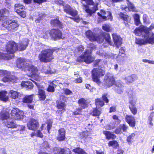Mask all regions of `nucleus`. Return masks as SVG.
Masks as SVG:
<instances>
[{
	"label": "nucleus",
	"mask_w": 154,
	"mask_h": 154,
	"mask_svg": "<svg viewBox=\"0 0 154 154\" xmlns=\"http://www.w3.org/2000/svg\"><path fill=\"white\" fill-rule=\"evenodd\" d=\"M98 16L100 17L103 19L104 20H106L107 18L110 20L111 21L112 20V14L109 11H105L104 10H100V13H98Z\"/></svg>",
	"instance_id": "ddd939ff"
},
{
	"label": "nucleus",
	"mask_w": 154,
	"mask_h": 154,
	"mask_svg": "<svg viewBox=\"0 0 154 154\" xmlns=\"http://www.w3.org/2000/svg\"><path fill=\"white\" fill-rule=\"evenodd\" d=\"M114 42L117 48L121 45L122 44V39L116 33H113L112 35Z\"/></svg>",
	"instance_id": "412c9836"
},
{
	"label": "nucleus",
	"mask_w": 154,
	"mask_h": 154,
	"mask_svg": "<svg viewBox=\"0 0 154 154\" xmlns=\"http://www.w3.org/2000/svg\"><path fill=\"white\" fill-rule=\"evenodd\" d=\"M82 112V109H77L76 111L73 112V114L75 115H79Z\"/></svg>",
	"instance_id": "338daca9"
},
{
	"label": "nucleus",
	"mask_w": 154,
	"mask_h": 154,
	"mask_svg": "<svg viewBox=\"0 0 154 154\" xmlns=\"http://www.w3.org/2000/svg\"><path fill=\"white\" fill-rule=\"evenodd\" d=\"M63 91L66 95H69L72 93V92L70 90L67 88L64 89Z\"/></svg>",
	"instance_id": "680f3d73"
},
{
	"label": "nucleus",
	"mask_w": 154,
	"mask_h": 154,
	"mask_svg": "<svg viewBox=\"0 0 154 154\" xmlns=\"http://www.w3.org/2000/svg\"><path fill=\"white\" fill-rule=\"evenodd\" d=\"M21 86L23 87L32 89L33 87L32 83L30 82H23L21 83Z\"/></svg>",
	"instance_id": "e433bc0d"
},
{
	"label": "nucleus",
	"mask_w": 154,
	"mask_h": 154,
	"mask_svg": "<svg viewBox=\"0 0 154 154\" xmlns=\"http://www.w3.org/2000/svg\"><path fill=\"white\" fill-rule=\"evenodd\" d=\"M83 8L86 12L88 14V15L90 16L97 10V6H94L91 9H89L87 5H83Z\"/></svg>",
	"instance_id": "5701e85b"
},
{
	"label": "nucleus",
	"mask_w": 154,
	"mask_h": 154,
	"mask_svg": "<svg viewBox=\"0 0 154 154\" xmlns=\"http://www.w3.org/2000/svg\"><path fill=\"white\" fill-rule=\"evenodd\" d=\"M29 41L27 39H25L23 41L19 42L17 46V49L19 51H23L25 50L27 46Z\"/></svg>",
	"instance_id": "6ab92c4d"
},
{
	"label": "nucleus",
	"mask_w": 154,
	"mask_h": 154,
	"mask_svg": "<svg viewBox=\"0 0 154 154\" xmlns=\"http://www.w3.org/2000/svg\"><path fill=\"white\" fill-rule=\"evenodd\" d=\"M27 126L29 130L35 131L39 127V124L36 120L31 119L28 122Z\"/></svg>",
	"instance_id": "1a4fd4ad"
},
{
	"label": "nucleus",
	"mask_w": 154,
	"mask_h": 154,
	"mask_svg": "<svg viewBox=\"0 0 154 154\" xmlns=\"http://www.w3.org/2000/svg\"><path fill=\"white\" fill-rule=\"evenodd\" d=\"M149 29V28L147 27L143 26L140 28H136L134 31V33L136 35L139 36L142 35L144 38L145 35H146Z\"/></svg>",
	"instance_id": "9b49d317"
},
{
	"label": "nucleus",
	"mask_w": 154,
	"mask_h": 154,
	"mask_svg": "<svg viewBox=\"0 0 154 154\" xmlns=\"http://www.w3.org/2000/svg\"><path fill=\"white\" fill-rule=\"evenodd\" d=\"M2 75L4 76L2 80L5 82H15L17 80L15 76L11 75V73L6 70H0V76Z\"/></svg>",
	"instance_id": "39448f33"
},
{
	"label": "nucleus",
	"mask_w": 154,
	"mask_h": 154,
	"mask_svg": "<svg viewBox=\"0 0 154 154\" xmlns=\"http://www.w3.org/2000/svg\"><path fill=\"white\" fill-rule=\"evenodd\" d=\"M9 94L10 97L14 99L19 98V97H20L21 95V94L18 92L13 90L10 91Z\"/></svg>",
	"instance_id": "c85d7f7f"
},
{
	"label": "nucleus",
	"mask_w": 154,
	"mask_h": 154,
	"mask_svg": "<svg viewBox=\"0 0 154 154\" xmlns=\"http://www.w3.org/2000/svg\"><path fill=\"white\" fill-rule=\"evenodd\" d=\"M97 54L100 56H101L103 57H104L106 58H108L107 54L106 53H103L102 52H101L100 51H97Z\"/></svg>",
	"instance_id": "6e6d98bb"
},
{
	"label": "nucleus",
	"mask_w": 154,
	"mask_h": 154,
	"mask_svg": "<svg viewBox=\"0 0 154 154\" xmlns=\"http://www.w3.org/2000/svg\"><path fill=\"white\" fill-rule=\"evenodd\" d=\"M86 35L87 38L91 41H97L100 43H102L104 41V37L103 36L100 37V39H99V36L94 34L91 31L88 30L86 33Z\"/></svg>",
	"instance_id": "0eeeda50"
},
{
	"label": "nucleus",
	"mask_w": 154,
	"mask_h": 154,
	"mask_svg": "<svg viewBox=\"0 0 154 154\" xmlns=\"http://www.w3.org/2000/svg\"><path fill=\"white\" fill-rule=\"evenodd\" d=\"M11 115L13 117V118L15 120L21 119L24 117L23 112L17 108L13 109L11 110Z\"/></svg>",
	"instance_id": "6e6552de"
},
{
	"label": "nucleus",
	"mask_w": 154,
	"mask_h": 154,
	"mask_svg": "<svg viewBox=\"0 0 154 154\" xmlns=\"http://www.w3.org/2000/svg\"><path fill=\"white\" fill-rule=\"evenodd\" d=\"M126 1L127 2V5L131 10L133 11H134L135 10V8L133 4L130 2L129 0H126Z\"/></svg>",
	"instance_id": "09e8293b"
},
{
	"label": "nucleus",
	"mask_w": 154,
	"mask_h": 154,
	"mask_svg": "<svg viewBox=\"0 0 154 154\" xmlns=\"http://www.w3.org/2000/svg\"><path fill=\"white\" fill-rule=\"evenodd\" d=\"M9 14L8 11L5 9H3L0 11V20H4V18L6 17Z\"/></svg>",
	"instance_id": "473e14b6"
},
{
	"label": "nucleus",
	"mask_w": 154,
	"mask_h": 154,
	"mask_svg": "<svg viewBox=\"0 0 154 154\" xmlns=\"http://www.w3.org/2000/svg\"><path fill=\"white\" fill-rule=\"evenodd\" d=\"M86 102V100L82 98L78 100V103L80 105H85Z\"/></svg>",
	"instance_id": "13d9d810"
},
{
	"label": "nucleus",
	"mask_w": 154,
	"mask_h": 154,
	"mask_svg": "<svg viewBox=\"0 0 154 154\" xmlns=\"http://www.w3.org/2000/svg\"><path fill=\"white\" fill-rule=\"evenodd\" d=\"M92 51L88 49L86 51L83 55L79 56L77 58V61L79 62L84 61L86 63H89L92 62L94 59V57L91 55Z\"/></svg>",
	"instance_id": "20e7f679"
},
{
	"label": "nucleus",
	"mask_w": 154,
	"mask_h": 154,
	"mask_svg": "<svg viewBox=\"0 0 154 154\" xmlns=\"http://www.w3.org/2000/svg\"><path fill=\"white\" fill-rule=\"evenodd\" d=\"M121 128L123 131H126L128 128V127L125 124H123L121 125Z\"/></svg>",
	"instance_id": "e2e57ef3"
},
{
	"label": "nucleus",
	"mask_w": 154,
	"mask_h": 154,
	"mask_svg": "<svg viewBox=\"0 0 154 154\" xmlns=\"http://www.w3.org/2000/svg\"><path fill=\"white\" fill-rule=\"evenodd\" d=\"M63 9L65 12L73 17H75L78 14V12L76 10L73 9L68 5L64 4Z\"/></svg>",
	"instance_id": "f8f14e48"
},
{
	"label": "nucleus",
	"mask_w": 154,
	"mask_h": 154,
	"mask_svg": "<svg viewBox=\"0 0 154 154\" xmlns=\"http://www.w3.org/2000/svg\"><path fill=\"white\" fill-rule=\"evenodd\" d=\"M134 17L135 24L136 25H139L140 23L139 15L137 14H136L134 15Z\"/></svg>",
	"instance_id": "a18cd8bd"
},
{
	"label": "nucleus",
	"mask_w": 154,
	"mask_h": 154,
	"mask_svg": "<svg viewBox=\"0 0 154 154\" xmlns=\"http://www.w3.org/2000/svg\"><path fill=\"white\" fill-rule=\"evenodd\" d=\"M25 126H22L20 130L17 131V134L19 133L20 134L24 133V132L25 131Z\"/></svg>",
	"instance_id": "052dcab7"
},
{
	"label": "nucleus",
	"mask_w": 154,
	"mask_h": 154,
	"mask_svg": "<svg viewBox=\"0 0 154 154\" xmlns=\"http://www.w3.org/2000/svg\"><path fill=\"white\" fill-rule=\"evenodd\" d=\"M11 112L10 109H8L5 110L3 109L0 113V119L4 120L7 119L9 117V113Z\"/></svg>",
	"instance_id": "393cba45"
},
{
	"label": "nucleus",
	"mask_w": 154,
	"mask_h": 154,
	"mask_svg": "<svg viewBox=\"0 0 154 154\" xmlns=\"http://www.w3.org/2000/svg\"><path fill=\"white\" fill-rule=\"evenodd\" d=\"M57 106H64L65 105V101L62 100L60 99L57 102Z\"/></svg>",
	"instance_id": "4d7b16f0"
},
{
	"label": "nucleus",
	"mask_w": 154,
	"mask_h": 154,
	"mask_svg": "<svg viewBox=\"0 0 154 154\" xmlns=\"http://www.w3.org/2000/svg\"><path fill=\"white\" fill-rule=\"evenodd\" d=\"M50 35L54 40L61 38L62 33L58 29H52L50 32Z\"/></svg>",
	"instance_id": "f3484780"
},
{
	"label": "nucleus",
	"mask_w": 154,
	"mask_h": 154,
	"mask_svg": "<svg viewBox=\"0 0 154 154\" xmlns=\"http://www.w3.org/2000/svg\"><path fill=\"white\" fill-rule=\"evenodd\" d=\"M135 42L137 44L140 45L147 44L146 41V38L144 37L143 39L136 38Z\"/></svg>",
	"instance_id": "4c0bfd02"
},
{
	"label": "nucleus",
	"mask_w": 154,
	"mask_h": 154,
	"mask_svg": "<svg viewBox=\"0 0 154 154\" xmlns=\"http://www.w3.org/2000/svg\"><path fill=\"white\" fill-rule=\"evenodd\" d=\"M53 51L52 50L47 49L42 51L39 54L38 58L42 62H48L51 61L53 58Z\"/></svg>",
	"instance_id": "f03ea898"
},
{
	"label": "nucleus",
	"mask_w": 154,
	"mask_h": 154,
	"mask_svg": "<svg viewBox=\"0 0 154 154\" xmlns=\"http://www.w3.org/2000/svg\"><path fill=\"white\" fill-rule=\"evenodd\" d=\"M54 84L51 82L50 85H49L47 89V91L50 92H54V89L53 86Z\"/></svg>",
	"instance_id": "603ef678"
},
{
	"label": "nucleus",
	"mask_w": 154,
	"mask_h": 154,
	"mask_svg": "<svg viewBox=\"0 0 154 154\" xmlns=\"http://www.w3.org/2000/svg\"><path fill=\"white\" fill-rule=\"evenodd\" d=\"M6 126L9 128H16V124L13 122L11 119H8L5 123Z\"/></svg>",
	"instance_id": "f704fd0d"
},
{
	"label": "nucleus",
	"mask_w": 154,
	"mask_h": 154,
	"mask_svg": "<svg viewBox=\"0 0 154 154\" xmlns=\"http://www.w3.org/2000/svg\"><path fill=\"white\" fill-rule=\"evenodd\" d=\"M59 134L57 137V140L60 141H63L65 139V131L64 129L61 128L58 131Z\"/></svg>",
	"instance_id": "a878e982"
},
{
	"label": "nucleus",
	"mask_w": 154,
	"mask_h": 154,
	"mask_svg": "<svg viewBox=\"0 0 154 154\" xmlns=\"http://www.w3.org/2000/svg\"><path fill=\"white\" fill-rule=\"evenodd\" d=\"M125 51L124 49H122V48H121L119 50V54L121 55H122V57H125V54L124 53Z\"/></svg>",
	"instance_id": "774afa93"
},
{
	"label": "nucleus",
	"mask_w": 154,
	"mask_h": 154,
	"mask_svg": "<svg viewBox=\"0 0 154 154\" xmlns=\"http://www.w3.org/2000/svg\"><path fill=\"white\" fill-rule=\"evenodd\" d=\"M101 113V109L99 106H96V108L94 109L92 112V115L94 116H99Z\"/></svg>",
	"instance_id": "58836bf2"
},
{
	"label": "nucleus",
	"mask_w": 154,
	"mask_h": 154,
	"mask_svg": "<svg viewBox=\"0 0 154 154\" xmlns=\"http://www.w3.org/2000/svg\"><path fill=\"white\" fill-rule=\"evenodd\" d=\"M49 33L50 34V32H43V33H41L40 36L42 38H48Z\"/></svg>",
	"instance_id": "864d4df0"
},
{
	"label": "nucleus",
	"mask_w": 154,
	"mask_h": 154,
	"mask_svg": "<svg viewBox=\"0 0 154 154\" xmlns=\"http://www.w3.org/2000/svg\"><path fill=\"white\" fill-rule=\"evenodd\" d=\"M137 79V76L134 74H132L128 76L125 78L126 82L127 83H132Z\"/></svg>",
	"instance_id": "7c9ffc66"
},
{
	"label": "nucleus",
	"mask_w": 154,
	"mask_h": 154,
	"mask_svg": "<svg viewBox=\"0 0 154 154\" xmlns=\"http://www.w3.org/2000/svg\"><path fill=\"white\" fill-rule=\"evenodd\" d=\"M102 27L103 29L106 32H110L111 30L110 26L108 24H103Z\"/></svg>",
	"instance_id": "de8ad7c7"
},
{
	"label": "nucleus",
	"mask_w": 154,
	"mask_h": 154,
	"mask_svg": "<svg viewBox=\"0 0 154 154\" xmlns=\"http://www.w3.org/2000/svg\"><path fill=\"white\" fill-rule=\"evenodd\" d=\"M135 134L134 133H132L127 136L126 141L129 145L132 144V143L134 142V139Z\"/></svg>",
	"instance_id": "72a5a7b5"
},
{
	"label": "nucleus",
	"mask_w": 154,
	"mask_h": 154,
	"mask_svg": "<svg viewBox=\"0 0 154 154\" xmlns=\"http://www.w3.org/2000/svg\"><path fill=\"white\" fill-rule=\"evenodd\" d=\"M102 36L104 37V40L105 38L106 40L109 44L112 45V42L111 41V38L109 34L105 32L103 33L101 35H99V39H100L101 38L100 37Z\"/></svg>",
	"instance_id": "cd10ccee"
},
{
	"label": "nucleus",
	"mask_w": 154,
	"mask_h": 154,
	"mask_svg": "<svg viewBox=\"0 0 154 154\" xmlns=\"http://www.w3.org/2000/svg\"><path fill=\"white\" fill-rule=\"evenodd\" d=\"M118 14L119 16L124 20L128 21L130 20V18L127 15L124 14L121 12L119 13Z\"/></svg>",
	"instance_id": "49530a36"
},
{
	"label": "nucleus",
	"mask_w": 154,
	"mask_h": 154,
	"mask_svg": "<svg viewBox=\"0 0 154 154\" xmlns=\"http://www.w3.org/2000/svg\"><path fill=\"white\" fill-rule=\"evenodd\" d=\"M102 61L100 59H98L94 62V66H95L101 67L103 66Z\"/></svg>",
	"instance_id": "8fccbe9b"
},
{
	"label": "nucleus",
	"mask_w": 154,
	"mask_h": 154,
	"mask_svg": "<svg viewBox=\"0 0 154 154\" xmlns=\"http://www.w3.org/2000/svg\"><path fill=\"white\" fill-rule=\"evenodd\" d=\"M36 136L39 137L40 138H42L43 137V135L42 133L41 132V131L39 130L37 131L36 132Z\"/></svg>",
	"instance_id": "bf43d9fd"
},
{
	"label": "nucleus",
	"mask_w": 154,
	"mask_h": 154,
	"mask_svg": "<svg viewBox=\"0 0 154 154\" xmlns=\"http://www.w3.org/2000/svg\"><path fill=\"white\" fill-rule=\"evenodd\" d=\"M108 144L109 146H112L115 148H117L119 146L118 142L115 140L109 141Z\"/></svg>",
	"instance_id": "37998d69"
},
{
	"label": "nucleus",
	"mask_w": 154,
	"mask_h": 154,
	"mask_svg": "<svg viewBox=\"0 0 154 154\" xmlns=\"http://www.w3.org/2000/svg\"><path fill=\"white\" fill-rule=\"evenodd\" d=\"M103 134L106 137V138L107 140L114 139L116 138V135L113 134L108 131H103Z\"/></svg>",
	"instance_id": "bb28decb"
},
{
	"label": "nucleus",
	"mask_w": 154,
	"mask_h": 154,
	"mask_svg": "<svg viewBox=\"0 0 154 154\" xmlns=\"http://www.w3.org/2000/svg\"><path fill=\"white\" fill-rule=\"evenodd\" d=\"M42 146L45 149L48 148H49V146L48 143L47 141H45L42 144Z\"/></svg>",
	"instance_id": "0e129e2a"
},
{
	"label": "nucleus",
	"mask_w": 154,
	"mask_h": 154,
	"mask_svg": "<svg viewBox=\"0 0 154 154\" xmlns=\"http://www.w3.org/2000/svg\"><path fill=\"white\" fill-rule=\"evenodd\" d=\"M95 104L96 106H103L104 105L103 101L100 99H97L95 100Z\"/></svg>",
	"instance_id": "3c124183"
},
{
	"label": "nucleus",
	"mask_w": 154,
	"mask_h": 154,
	"mask_svg": "<svg viewBox=\"0 0 154 154\" xmlns=\"http://www.w3.org/2000/svg\"><path fill=\"white\" fill-rule=\"evenodd\" d=\"M32 95L26 96L23 99V102L24 103H30L32 100Z\"/></svg>",
	"instance_id": "ea45409f"
},
{
	"label": "nucleus",
	"mask_w": 154,
	"mask_h": 154,
	"mask_svg": "<svg viewBox=\"0 0 154 154\" xmlns=\"http://www.w3.org/2000/svg\"><path fill=\"white\" fill-rule=\"evenodd\" d=\"M127 94L130 97V103L133 106H134L136 101V98L134 93L132 90L127 91Z\"/></svg>",
	"instance_id": "aec40b11"
},
{
	"label": "nucleus",
	"mask_w": 154,
	"mask_h": 154,
	"mask_svg": "<svg viewBox=\"0 0 154 154\" xmlns=\"http://www.w3.org/2000/svg\"><path fill=\"white\" fill-rule=\"evenodd\" d=\"M154 119V112H152L149 116L148 117V123L151 126L153 125L152 121Z\"/></svg>",
	"instance_id": "79ce46f5"
},
{
	"label": "nucleus",
	"mask_w": 154,
	"mask_h": 154,
	"mask_svg": "<svg viewBox=\"0 0 154 154\" xmlns=\"http://www.w3.org/2000/svg\"><path fill=\"white\" fill-rule=\"evenodd\" d=\"M125 119L126 121L130 126L134 127L135 126V121L133 116L130 115H127L125 116Z\"/></svg>",
	"instance_id": "4be33fe9"
},
{
	"label": "nucleus",
	"mask_w": 154,
	"mask_h": 154,
	"mask_svg": "<svg viewBox=\"0 0 154 154\" xmlns=\"http://www.w3.org/2000/svg\"><path fill=\"white\" fill-rule=\"evenodd\" d=\"M51 23L54 26H57L60 27L61 28L63 27V25L58 20L55 19L51 20Z\"/></svg>",
	"instance_id": "a19ab883"
},
{
	"label": "nucleus",
	"mask_w": 154,
	"mask_h": 154,
	"mask_svg": "<svg viewBox=\"0 0 154 154\" xmlns=\"http://www.w3.org/2000/svg\"><path fill=\"white\" fill-rule=\"evenodd\" d=\"M73 152L77 154H87L82 149L79 148H77L73 149Z\"/></svg>",
	"instance_id": "c03bdc74"
},
{
	"label": "nucleus",
	"mask_w": 154,
	"mask_h": 154,
	"mask_svg": "<svg viewBox=\"0 0 154 154\" xmlns=\"http://www.w3.org/2000/svg\"><path fill=\"white\" fill-rule=\"evenodd\" d=\"M7 16L5 17L4 22L3 23L2 26L10 31H14L17 30L19 24L16 20H9L7 18Z\"/></svg>",
	"instance_id": "7ed1b4c3"
},
{
	"label": "nucleus",
	"mask_w": 154,
	"mask_h": 154,
	"mask_svg": "<svg viewBox=\"0 0 154 154\" xmlns=\"http://www.w3.org/2000/svg\"><path fill=\"white\" fill-rule=\"evenodd\" d=\"M17 66L22 71H28L32 73V76H36L35 80L39 81L40 77L37 74V69L36 68L32 65L29 60H26L22 58H19L17 60Z\"/></svg>",
	"instance_id": "f257e3e1"
},
{
	"label": "nucleus",
	"mask_w": 154,
	"mask_h": 154,
	"mask_svg": "<svg viewBox=\"0 0 154 154\" xmlns=\"http://www.w3.org/2000/svg\"><path fill=\"white\" fill-rule=\"evenodd\" d=\"M109 56L112 58L116 59V60L118 62H121L123 60V58L125 57H122V55H121L119 54L117 55L116 54H114L111 53L109 55Z\"/></svg>",
	"instance_id": "2f4dec72"
},
{
	"label": "nucleus",
	"mask_w": 154,
	"mask_h": 154,
	"mask_svg": "<svg viewBox=\"0 0 154 154\" xmlns=\"http://www.w3.org/2000/svg\"><path fill=\"white\" fill-rule=\"evenodd\" d=\"M116 85L115 89L116 92L119 94L122 93L124 88V84L120 82H117Z\"/></svg>",
	"instance_id": "b1692460"
},
{
	"label": "nucleus",
	"mask_w": 154,
	"mask_h": 154,
	"mask_svg": "<svg viewBox=\"0 0 154 154\" xmlns=\"http://www.w3.org/2000/svg\"><path fill=\"white\" fill-rule=\"evenodd\" d=\"M33 82L36 85L38 88V95L39 99L41 100H45L46 97V95L44 91V88L42 86L37 85L36 82L34 81H33Z\"/></svg>",
	"instance_id": "a211bd4d"
},
{
	"label": "nucleus",
	"mask_w": 154,
	"mask_h": 154,
	"mask_svg": "<svg viewBox=\"0 0 154 154\" xmlns=\"http://www.w3.org/2000/svg\"><path fill=\"white\" fill-rule=\"evenodd\" d=\"M13 56H11L8 54H4L0 52V59L4 60H9L12 59Z\"/></svg>",
	"instance_id": "c9c22d12"
},
{
	"label": "nucleus",
	"mask_w": 154,
	"mask_h": 154,
	"mask_svg": "<svg viewBox=\"0 0 154 154\" xmlns=\"http://www.w3.org/2000/svg\"><path fill=\"white\" fill-rule=\"evenodd\" d=\"M144 38H146L147 43L152 45L154 44V33L149 32V29L148 30L146 35H145Z\"/></svg>",
	"instance_id": "dca6fc26"
},
{
	"label": "nucleus",
	"mask_w": 154,
	"mask_h": 154,
	"mask_svg": "<svg viewBox=\"0 0 154 154\" xmlns=\"http://www.w3.org/2000/svg\"><path fill=\"white\" fill-rule=\"evenodd\" d=\"M115 82L113 75L110 73L107 74L105 77V85L109 87L112 86Z\"/></svg>",
	"instance_id": "4468645a"
},
{
	"label": "nucleus",
	"mask_w": 154,
	"mask_h": 154,
	"mask_svg": "<svg viewBox=\"0 0 154 154\" xmlns=\"http://www.w3.org/2000/svg\"><path fill=\"white\" fill-rule=\"evenodd\" d=\"M7 52L13 54L17 50V44L14 42H9L6 47Z\"/></svg>",
	"instance_id": "9d476101"
},
{
	"label": "nucleus",
	"mask_w": 154,
	"mask_h": 154,
	"mask_svg": "<svg viewBox=\"0 0 154 154\" xmlns=\"http://www.w3.org/2000/svg\"><path fill=\"white\" fill-rule=\"evenodd\" d=\"M60 148L57 147H55L54 148V152L55 154H60L59 152L60 151Z\"/></svg>",
	"instance_id": "69168bd1"
},
{
	"label": "nucleus",
	"mask_w": 154,
	"mask_h": 154,
	"mask_svg": "<svg viewBox=\"0 0 154 154\" xmlns=\"http://www.w3.org/2000/svg\"><path fill=\"white\" fill-rule=\"evenodd\" d=\"M129 108L133 114L135 115L137 113V110L135 106H129Z\"/></svg>",
	"instance_id": "5fc2aeb1"
},
{
	"label": "nucleus",
	"mask_w": 154,
	"mask_h": 154,
	"mask_svg": "<svg viewBox=\"0 0 154 154\" xmlns=\"http://www.w3.org/2000/svg\"><path fill=\"white\" fill-rule=\"evenodd\" d=\"M92 73V79L93 81L99 84L100 81L99 78L100 76H103L104 75L105 71L101 68H95L93 70Z\"/></svg>",
	"instance_id": "423d86ee"
},
{
	"label": "nucleus",
	"mask_w": 154,
	"mask_h": 154,
	"mask_svg": "<svg viewBox=\"0 0 154 154\" xmlns=\"http://www.w3.org/2000/svg\"><path fill=\"white\" fill-rule=\"evenodd\" d=\"M24 8L23 5L20 4H16L15 5L14 10L21 17L24 18L26 16V12L23 11Z\"/></svg>",
	"instance_id": "2eb2a0df"
},
{
	"label": "nucleus",
	"mask_w": 154,
	"mask_h": 154,
	"mask_svg": "<svg viewBox=\"0 0 154 154\" xmlns=\"http://www.w3.org/2000/svg\"><path fill=\"white\" fill-rule=\"evenodd\" d=\"M7 92L5 91L0 92V100L4 102L8 101L9 97L7 95Z\"/></svg>",
	"instance_id": "c756f323"
}]
</instances>
